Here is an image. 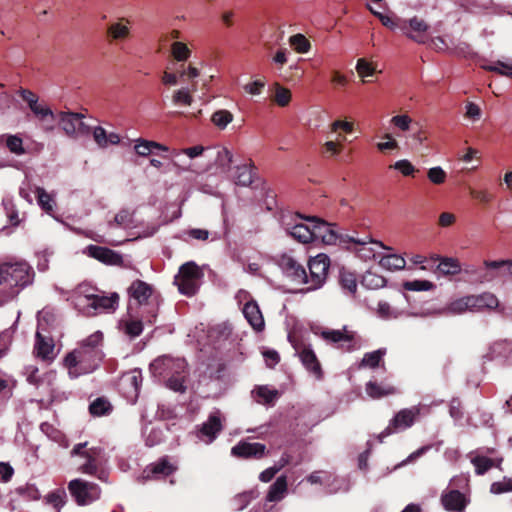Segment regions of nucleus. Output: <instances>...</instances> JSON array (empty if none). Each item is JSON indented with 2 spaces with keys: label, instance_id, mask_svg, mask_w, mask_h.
<instances>
[{
  "label": "nucleus",
  "instance_id": "obj_34",
  "mask_svg": "<svg viewBox=\"0 0 512 512\" xmlns=\"http://www.w3.org/2000/svg\"><path fill=\"white\" fill-rule=\"evenodd\" d=\"M445 311L448 314L453 315L463 314L467 311H474V308L472 306L471 295L463 296L461 298L451 301L445 308Z\"/></svg>",
  "mask_w": 512,
  "mask_h": 512
},
{
  "label": "nucleus",
  "instance_id": "obj_57",
  "mask_svg": "<svg viewBox=\"0 0 512 512\" xmlns=\"http://www.w3.org/2000/svg\"><path fill=\"white\" fill-rule=\"evenodd\" d=\"M385 354V350L378 349L373 352L366 353L361 361V367L375 368L379 365L382 357Z\"/></svg>",
  "mask_w": 512,
  "mask_h": 512
},
{
  "label": "nucleus",
  "instance_id": "obj_17",
  "mask_svg": "<svg viewBox=\"0 0 512 512\" xmlns=\"http://www.w3.org/2000/svg\"><path fill=\"white\" fill-rule=\"evenodd\" d=\"M207 157L212 161L209 169H215L217 174H226L232 163V153L226 147L208 148Z\"/></svg>",
  "mask_w": 512,
  "mask_h": 512
},
{
  "label": "nucleus",
  "instance_id": "obj_54",
  "mask_svg": "<svg viewBox=\"0 0 512 512\" xmlns=\"http://www.w3.org/2000/svg\"><path fill=\"white\" fill-rule=\"evenodd\" d=\"M4 137L5 145L11 153L18 156L23 155L25 153L23 141L18 135H6Z\"/></svg>",
  "mask_w": 512,
  "mask_h": 512
},
{
  "label": "nucleus",
  "instance_id": "obj_5",
  "mask_svg": "<svg viewBox=\"0 0 512 512\" xmlns=\"http://www.w3.org/2000/svg\"><path fill=\"white\" fill-rule=\"evenodd\" d=\"M18 93L37 119L40 130L45 134L53 133L58 123V112L55 113L47 104L40 102L31 90L21 88Z\"/></svg>",
  "mask_w": 512,
  "mask_h": 512
},
{
  "label": "nucleus",
  "instance_id": "obj_56",
  "mask_svg": "<svg viewBox=\"0 0 512 512\" xmlns=\"http://www.w3.org/2000/svg\"><path fill=\"white\" fill-rule=\"evenodd\" d=\"M134 151L141 157H147L154 151V141L138 138L134 141Z\"/></svg>",
  "mask_w": 512,
  "mask_h": 512
},
{
  "label": "nucleus",
  "instance_id": "obj_48",
  "mask_svg": "<svg viewBox=\"0 0 512 512\" xmlns=\"http://www.w3.org/2000/svg\"><path fill=\"white\" fill-rule=\"evenodd\" d=\"M358 76L362 79L364 83L369 82L367 79L368 77H371L376 72V68L372 65V63L368 62L364 58H360L357 60L356 67H355Z\"/></svg>",
  "mask_w": 512,
  "mask_h": 512
},
{
  "label": "nucleus",
  "instance_id": "obj_13",
  "mask_svg": "<svg viewBox=\"0 0 512 512\" xmlns=\"http://www.w3.org/2000/svg\"><path fill=\"white\" fill-rule=\"evenodd\" d=\"M320 336L329 344L335 345L337 348L345 351H352L361 346V339L355 332L348 330L346 327L339 330L324 329Z\"/></svg>",
  "mask_w": 512,
  "mask_h": 512
},
{
  "label": "nucleus",
  "instance_id": "obj_62",
  "mask_svg": "<svg viewBox=\"0 0 512 512\" xmlns=\"http://www.w3.org/2000/svg\"><path fill=\"white\" fill-rule=\"evenodd\" d=\"M290 100H291L290 90L279 85V84H275L274 101L277 103V105H279L281 107H285L289 104Z\"/></svg>",
  "mask_w": 512,
  "mask_h": 512
},
{
  "label": "nucleus",
  "instance_id": "obj_8",
  "mask_svg": "<svg viewBox=\"0 0 512 512\" xmlns=\"http://www.w3.org/2000/svg\"><path fill=\"white\" fill-rule=\"evenodd\" d=\"M203 277L201 268L195 262H187L179 268L174 278V284L181 294L193 296L200 287Z\"/></svg>",
  "mask_w": 512,
  "mask_h": 512
},
{
  "label": "nucleus",
  "instance_id": "obj_1",
  "mask_svg": "<svg viewBox=\"0 0 512 512\" xmlns=\"http://www.w3.org/2000/svg\"><path fill=\"white\" fill-rule=\"evenodd\" d=\"M103 358V334L96 331L81 340L78 346L65 356L64 366L69 377L75 379L94 372Z\"/></svg>",
  "mask_w": 512,
  "mask_h": 512
},
{
  "label": "nucleus",
  "instance_id": "obj_30",
  "mask_svg": "<svg viewBox=\"0 0 512 512\" xmlns=\"http://www.w3.org/2000/svg\"><path fill=\"white\" fill-rule=\"evenodd\" d=\"M252 397L259 404L273 405L279 397V392L276 389L262 385L252 391Z\"/></svg>",
  "mask_w": 512,
  "mask_h": 512
},
{
  "label": "nucleus",
  "instance_id": "obj_58",
  "mask_svg": "<svg viewBox=\"0 0 512 512\" xmlns=\"http://www.w3.org/2000/svg\"><path fill=\"white\" fill-rule=\"evenodd\" d=\"M289 43L298 53H307L311 47L310 42L303 34L291 36Z\"/></svg>",
  "mask_w": 512,
  "mask_h": 512
},
{
  "label": "nucleus",
  "instance_id": "obj_47",
  "mask_svg": "<svg viewBox=\"0 0 512 512\" xmlns=\"http://www.w3.org/2000/svg\"><path fill=\"white\" fill-rule=\"evenodd\" d=\"M346 141V137L341 134L338 135L336 140H328L323 144L324 154L327 157H337L341 152L343 145L342 143Z\"/></svg>",
  "mask_w": 512,
  "mask_h": 512
},
{
  "label": "nucleus",
  "instance_id": "obj_10",
  "mask_svg": "<svg viewBox=\"0 0 512 512\" xmlns=\"http://www.w3.org/2000/svg\"><path fill=\"white\" fill-rule=\"evenodd\" d=\"M68 490L79 506L90 505L101 495V489L97 484L82 479L71 480Z\"/></svg>",
  "mask_w": 512,
  "mask_h": 512
},
{
  "label": "nucleus",
  "instance_id": "obj_45",
  "mask_svg": "<svg viewBox=\"0 0 512 512\" xmlns=\"http://www.w3.org/2000/svg\"><path fill=\"white\" fill-rule=\"evenodd\" d=\"M481 67L487 71L498 73L502 76L512 78V64L504 61H495L482 64Z\"/></svg>",
  "mask_w": 512,
  "mask_h": 512
},
{
  "label": "nucleus",
  "instance_id": "obj_25",
  "mask_svg": "<svg viewBox=\"0 0 512 512\" xmlns=\"http://www.w3.org/2000/svg\"><path fill=\"white\" fill-rule=\"evenodd\" d=\"M441 502L443 507L449 512H463L468 501L461 492L449 490L442 493Z\"/></svg>",
  "mask_w": 512,
  "mask_h": 512
},
{
  "label": "nucleus",
  "instance_id": "obj_39",
  "mask_svg": "<svg viewBox=\"0 0 512 512\" xmlns=\"http://www.w3.org/2000/svg\"><path fill=\"white\" fill-rule=\"evenodd\" d=\"M437 270L441 275L453 276L461 271V266L457 259L446 257L440 259Z\"/></svg>",
  "mask_w": 512,
  "mask_h": 512
},
{
  "label": "nucleus",
  "instance_id": "obj_44",
  "mask_svg": "<svg viewBox=\"0 0 512 512\" xmlns=\"http://www.w3.org/2000/svg\"><path fill=\"white\" fill-rule=\"evenodd\" d=\"M366 393L371 398L377 399L396 393V389L390 385L381 386L370 381L366 384Z\"/></svg>",
  "mask_w": 512,
  "mask_h": 512
},
{
  "label": "nucleus",
  "instance_id": "obj_43",
  "mask_svg": "<svg viewBox=\"0 0 512 512\" xmlns=\"http://www.w3.org/2000/svg\"><path fill=\"white\" fill-rule=\"evenodd\" d=\"M36 196L39 206L51 215L56 205L54 197L41 187L36 188Z\"/></svg>",
  "mask_w": 512,
  "mask_h": 512
},
{
  "label": "nucleus",
  "instance_id": "obj_26",
  "mask_svg": "<svg viewBox=\"0 0 512 512\" xmlns=\"http://www.w3.org/2000/svg\"><path fill=\"white\" fill-rule=\"evenodd\" d=\"M54 343L50 337H44L38 330L34 350L37 357L45 361H52L55 358Z\"/></svg>",
  "mask_w": 512,
  "mask_h": 512
},
{
  "label": "nucleus",
  "instance_id": "obj_12",
  "mask_svg": "<svg viewBox=\"0 0 512 512\" xmlns=\"http://www.w3.org/2000/svg\"><path fill=\"white\" fill-rule=\"evenodd\" d=\"M84 115L72 111L58 112V125L70 138L76 139L89 134L90 128L83 122Z\"/></svg>",
  "mask_w": 512,
  "mask_h": 512
},
{
  "label": "nucleus",
  "instance_id": "obj_2",
  "mask_svg": "<svg viewBox=\"0 0 512 512\" xmlns=\"http://www.w3.org/2000/svg\"><path fill=\"white\" fill-rule=\"evenodd\" d=\"M70 300L79 313L91 317L114 312L118 306L119 297L116 293L106 296L96 287L82 283L73 290Z\"/></svg>",
  "mask_w": 512,
  "mask_h": 512
},
{
  "label": "nucleus",
  "instance_id": "obj_7",
  "mask_svg": "<svg viewBox=\"0 0 512 512\" xmlns=\"http://www.w3.org/2000/svg\"><path fill=\"white\" fill-rule=\"evenodd\" d=\"M281 224L284 230L300 243L315 241L314 217H302L300 214H285L281 217Z\"/></svg>",
  "mask_w": 512,
  "mask_h": 512
},
{
  "label": "nucleus",
  "instance_id": "obj_38",
  "mask_svg": "<svg viewBox=\"0 0 512 512\" xmlns=\"http://www.w3.org/2000/svg\"><path fill=\"white\" fill-rule=\"evenodd\" d=\"M485 267L488 272L480 279L481 282H489L494 279L496 275L492 274L490 271H498L502 268H506L508 272L512 274V261H486Z\"/></svg>",
  "mask_w": 512,
  "mask_h": 512
},
{
  "label": "nucleus",
  "instance_id": "obj_40",
  "mask_svg": "<svg viewBox=\"0 0 512 512\" xmlns=\"http://www.w3.org/2000/svg\"><path fill=\"white\" fill-rule=\"evenodd\" d=\"M196 90L195 84L189 87H182L174 91L172 101L175 105L190 106L193 102L192 92Z\"/></svg>",
  "mask_w": 512,
  "mask_h": 512
},
{
  "label": "nucleus",
  "instance_id": "obj_28",
  "mask_svg": "<svg viewBox=\"0 0 512 512\" xmlns=\"http://www.w3.org/2000/svg\"><path fill=\"white\" fill-rule=\"evenodd\" d=\"M109 228L119 227L123 229H134L137 227L134 212L129 209H121L115 214L113 220L108 222Z\"/></svg>",
  "mask_w": 512,
  "mask_h": 512
},
{
  "label": "nucleus",
  "instance_id": "obj_61",
  "mask_svg": "<svg viewBox=\"0 0 512 512\" xmlns=\"http://www.w3.org/2000/svg\"><path fill=\"white\" fill-rule=\"evenodd\" d=\"M403 287L408 291H429L434 288V284L428 280H413L404 282Z\"/></svg>",
  "mask_w": 512,
  "mask_h": 512
},
{
  "label": "nucleus",
  "instance_id": "obj_24",
  "mask_svg": "<svg viewBox=\"0 0 512 512\" xmlns=\"http://www.w3.org/2000/svg\"><path fill=\"white\" fill-rule=\"evenodd\" d=\"M242 312L247 322L255 331L260 332L264 329V318L255 300L251 299L245 302Z\"/></svg>",
  "mask_w": 512,
  "mask_h": 512
},
{
  "label": "nucleus",
  "instance_id": "obj_20",
  "mask_svg": "<svg viewBox=\"0 0 512 512\" xmlns=\"http://www.w3.org/2000/svg\"><path fill=\"white\" fill-rule=\"evenodd\" d=\"M142 384L141 370L134 369L123 374L120 381V387L125 397L130 401H135L139 395Z\"/></svg>",
  "mask_w": 512,
  "mask_h": 512
},
{
  "label": "nucleus",
  "instance_id": "obj_49",
  "mask_svg": "<svg viewBox=\"0 0 512 512\" xmlns=\"http://www.w3.org/2000/svg\"><path fill=\"white\" fill-rule=\"evenodd\" d=\"M111 408L112 407L109 401L106 400L105 398L100 397L90 404L89 411L93 416L100 417L109 414Z\"/></svg>",
  "mask_w": 512,
  "mask_h": 512
},
{
  "label": "nucleus",
  "instance_id": "obj_29",
  "mask_svg": "<svg viewBox=\"0 0 512 512\" xmlns=\"http://www.w3.org/2000/svg\"><path fill=\"white\" fill-rule=\"evenodd\" d=\"M471 300L474 311H481L484 309L492 310L499 306L498 298L490 292L471 295Z\"/></svg>",
  "mask_w": 512,
  "mask_h": 512
},
{
  "label": "nucleus",
  "instance_id": "obj_22",
  "mask_svg": "<svg viewBox=\"0 0 512 512\" xmlns=\"http://www.w3.org/2000/svg\"><path fill=\"white\" fill-rule=\"evenodd\" d=\"M84 253L106 265H121L123 263L122 255L107 247L89 245L85 248Z\"/></svg>",
  "mask_w": 512,
  "mask_h": 512
},
{
  "label": "nucleus",
  "instance_id": "obj_11",
  "mask_svg": "<svg viewBox=\"0 0 512 512\" xmlns=\"http://www.w3.org/2000/svg\"><path fill=\"white\" fill-rule=\"evenodd\" d=\"M309 275L307 274L306 291H313L321 288L326 281L330 267V259L326 254H318L311 258L308 263Z\"/></svg>",
  "mask_w": 512,
  "mask_h": 512
},
{
  "label": "nucleus",
  "instance_id": "obj_42",
  "mask_svg": "<svg viewBox=\"0 0 512 512\" xmlns=\"http://www.w3.org/2000/svg\"><path fill=\"white\" fill-rule=\"evenodd\" d=\"M288 462L289 455L286 451H284L281 453L279 460L274 466L269 467L260 473L259 479L262 482H269L279 470H281L286 464H288Z\"/></svg>",
  "mask_w": 512,
  "mask_h": 512
},
{
  "label": "nucleus",
  "instance_id": "obj_63",
  "mask_svg": "<svg viewBox=\"0 0 512 512\" xmlns=\"http://www.w3.org/2000/svg\"><path fill=\"white\" fill-rule=\"evenodd\" d=\"M412 122V118L407 114L395 115L390 119V123L402 132L408 131Z\"/></svg>",
  "mask_w": 512,
  "mask_h": 512
},
{
  "label": "nucleus",
  "instance_id": "obj_41",
  "mask_svg": "<svg viewBox=\"0 0 512 512\" xmlns=\"http://www.w3.org/2000/svg\"><path fill=\"white\" fill-rule=\"evenodd\" d=\"M471 462L475 466L476 473L481 475L490 468L498 466L501 462V459H496L489 456H475L471 458Z\"/></svg>",
  "mask_w": 512,
  "mask_h": 512
},
{
  "label": "nucleus",
  "instance_id": "obj_9",
  "mask_svg": "<svg viewBox=\"0 0 512 512\" xmlns=\"http://www.w3.org/2000/svg\"><path fill=\"white\" fill-rule=\"evenodd\" d=\"M419 413L420 409L418 407H411L400 410L391 419L389 425L381 434L368 441V445L371 447L373 445L381 444L383 443V437L390 435L393 432H400L410 428L417 420Z\"/></svg>",
  "mask_w": 512,
  "mask_h": 512
},
{
  "label": "nucleus",
  "instance_id": "obj_3",
  "mask_svg": "<svg viewBox=\"0 0 512 512\" xmlns=\"http://www.w3.org/2000/svg\"><path fill=\"white\" fill-rule=\"evenodd\" d=\"M34 271L26 261L0 264V305L10 302L33 281Z\"/></svg>",
  "mask_w": 512,
  "mask_h": 512
},
{
  "label": "nucleus",
  "instance_id": "obj_33",
  "mask_svg": "<svg viewBox=\"0 0 512 512\" xmlns=\"http://www.w3.org/2000/svg\"><path fill=\"white\" fill-rule=\"evenodd\" d=\"M287 479L285 476H280L276 479V481L270 486L269 491L266 496V500L268 502H279L281 501L286 493H287Z\"/></svg>",
  "mask_w": 512,
  "mask_h": 512
},
{
  "label": "nucleus",
  "instance_id": "obj_21",
  "mask_svg": "<svg viewBox=\"0 0 512 512\" xmlns=\"http://www.w3.org/2000/svg\"><path fill=\"white\" fill-rule=\"evenodd\" d=\"M162 158L168 161L169 170H173L177 174L184 172L198 173V170L195 169L182 149H172L170 154L162 155Z\"/></svg>",
  "mask_w": 512,
  "mask_h": 512
},
{
  "label": "nucleus",
  "instance_id": "obj_18",
  "mask_svg": "<svg viewBox=\"0 0 512 512\" xmlns=\"http://www.w3.org/2000/svg\"><path fill=\"white\" fill-rule=\"evenodd\" d=\"M280 266L285 275L295 284L307 285V272L302 264L291 256L284 255Z\"/></svg>",
  "mask_w": 512,
  "mask_h": 512
},
{
  "label": "nucleus",
  "instance_id": "obj_35",
  "mask_svg": "<svg viewBox=\"0 0 512 512\" xmlns=\"http://www.w3.org/2000/svg\"><path fill=\"white\" fill-rule=\"evenodd\" d=\"M409 26L414 33H408L406 30L404 33L414 41L424 43L426 39L425 32L428 29L427 24L423 20L414 17L409 20Z\"/></svg>",
  "mask_w": 512,
  "mask_h": 512
},
{
  "label": "nucleus",
  "instance_id": "obj_4",
  "mask_svg": "<svg viewBox=\"0 0 512 512\" xmlns=\"http://www.w3.org/2000/svg\"><path fill=\"white\" fill-rule=\"evenodd\" d=\"M150 372L170 390L181 393L186 390L188 371L185 359L160 356L150 364Z\"/></svg>",
  "mask_w": 512,
  "mask_h": 512
},
{
  "label": "nucleus",
  "instance_id": "obj_52",
  "mask_svg": "<svg viewBox=\"0 0 512 512\" xmlns=\"http://www.w3.org/2000/svg\"><path fill=\"white\" fill-rule=\"evenodd\" d=\"M171 54L175 60H177L178 62H183L190 57L191 50L185 43L175 41L171 45Z\"/></svg>",
  "mask_w": 512,
  "mask_h": 512
},
{
  "label": "nucleus",
  "instance_id": "obj_27",
  "mask_svg": "<svg viewBox=\"0 0 512 512\" xmlns=\"http://www.w3.org/2000/svg\"><path fill=\"white\" fill-rule=\"evenodd\" d=\"M177 469V466L169 461L167 458H163L156 463H153L146 467L143 472V477L149 479L151 477L168 476Z\"/></svg>",
  "mask_w": 512,
  "mask_h": 512
},
{
  "label": "nucleus",
  "instance_id": "obj_59",
  "mask_svg": "<svg viewBox=\"0 0 512 512\" xmlns=\"http://www.w3.org/2000/svg\"><path fill=\"white\" fill-rule=\"evenodd\" d=\"M377 313L379 317L385 320L395 319L401 315L398 310L392 308L390 304L385 301H380L378 303Z\"/></svg>",
  "mask_w": 512,
  "mask_h": 512
},
{
  "label": "nucleus",
  "instance_id": "obj_23",
  "mask_svg": "<svg viewBox=\"0 0 512 512\" xmlns=\"http://www.w3.org/2000/svg\"><path fill=\"white\" fill-rule=\"evenodd\" d=\"M489 361H497L502 364L512 363V342L498 341L489 347V351L484 356Z\"/></svg>",
  "mask_w": 512,
  "mask_h": 512
},
{
  "label": "nucleus",
  "instance_id": "obj_16",
  "mask_svg": "<svg viewBox=\"0 0 512 512\" xmlns=\"http://www.w3.org/2000/svg\"><path fill=\"white\" fill-rule=\"evenodd\" d=\"M72 457L78 470L84 474H95L104 463L98 450H73Z\"/></svg>",
  "mask_w": 512,
  "mask_h": 512
},
{
  "label": "nucleus",
  "instance_id": "obj_51",
  "mask_svg": "<svg viewBox=\"0 0 512 512\" xmlns=\"http://www.w3.org/2000/svg\"><path fill=\"white\" fill-rule=\"evenodd\" d=\"M233 120V114L228 110H217L212 114L211 121L219 129H225Z\"/></svg>",
  "mask_w": 512,
  "mask_h": 512
},
{
  "label": "nucleus",
  "instance_id": "obj_6",
  "mask_svg": "<svg viewBox=\"0 0 512 512\" xmlns=\"http://www.w3.org/2000/svg\"><path fill=\"white\" fill-rule=\"evenodd\" d=\"M288 340L298 355L302 365L305 369L316 379L322 380L323 371L321 364L312 349L310 343H308L303 337H300L297 333L292 332L288 335Z\"/></svg>",
  "mask_w": 512,
  "mask_h": 512
},
{
  "label": "nucleus",
  "instance_id": "obj_31",
  "mask_svg": "<svg viewBox=\"0 0 512 512\" xmlns=\"http://www.w3.org/2000/svg\"><path fill=\"white\" fill-rule=\"evenodd\" d=\"M92 133L94 141L100 148H107L109 145H117L120 143L119 134L115 132L107 133L101 126H96Z\"/></svg>",
  "mask_w": 512,
  "mask_h": 512
},
{
  "label": "nucleus",
  "instance_id": "obj_60",
  "mask_svg": "<svg viewBox=\"0 0 512 512\" xmlns=\"http://www.w3.org/2000/svg\"><path fill=\"white\" fill-rule=\"evenodd\" d=\"M391 168L399 171L404 176L413 177L418 169L407 159H401L396 161Z\"/></svg>",
  "mask_w": 512,
  "mask_h": 512
},
{
  "label": "nucleus",
  "instance_id": "obj_64",
  "mask_svg": "<svg viewBox=\"0 0 512 512\" xmlns=\"http://www.w3.org/2000/svg\"><path fill=\"white\" fill-rule=\"evenodd\" d=\"M490 491L493 494L512 492V478H503L501 481L492 483Z\"/></svg>",
  "mask_w": 512,
  "mask_h": 512
},
{
  "label": "nucleus",
  "instance_id": "obj_14",
  "mask_svg": "<svg viewBox=\"0 0 512 512\" xmlns=\"http://www.w3.org/2000/svg\"><path fill=\"white\" fill-rule=\"evenodd\" d=\"M315 234V241L321 240L323 243L328 245H348L349 240L352 236L348 234L339 233L336 226L322 221L319 218L314 217V228H311Z\"/></svg>",
  "mask_w": 512,
  "mask_h": 512
},
{
  "label": "nucleus",
  "instance_id": "obj_46",
  "mask_svg": "<svg viewBox=\"0 0 512 512\" xmlns=\"http://www.w3.org/2000/svg\"><path fill=\"white\" fill-rule=\"evenodd\" d=\"M339 281L342 289L348 294H355L357 290V279L354 273L342 270L340 272Z\"/></svg>",
  "mask_w": 512,
  "mask_h": 512
},
{
  "label": "nucleus",
  "instance_id": "obj_19",
  "mask_svg": "<svg viewBox=\"0 0 512 512\" xmlns=\"http://www.w3.org/2000/svg\"><path fill=\"white\" fill-rule=\"evenodd\" d=\"M222 429V420L220 411L212 412L207 421H205L197 432V437L204 444H210L217 437Z\"/></svg>",
  "mask_w": 512,
  "mask_h": 512
},
{
  "label": "nucleus",
  "instance_id": "obj_37",
  "mask_svg": "<svg viewBox=\"0 0 512 512\" xmlns=\"http://www.w3.org/2000/svg\"><path fill=\"white\" fill-rule=\"evenodd\" d=\"M379 265L389 271H398L405 268L406 260L398 254H389L380 259Z\"/></svg>",
  "mask_w": 512,
  "mask_h": 512
},
{
  "label": "nucleus",
  "instance_id": "obj_36",
  "mask_svg": "<svg viewBox=\"0 0 512 512\" xmlns=\"http://www.w3.org/2000/svg\"><path fill=\"white\" fill-rule=\"evenodd\" d=\"M107 33L111 37L112 40H124L130 34V26L129 21L124 20L111 23L107 28Z\"/></svg>",
  "mask_w": 512,
  "mask_h": 512
},
{
  "label": "nucleus",
  "instance_id": "obj_32",
  "mask_svg": "<svg viewBox=\"0 0 512 512\" xmlns=\"http://www.w3.org/2000/svg\"><path fill=\"white\" fill-rule=\"evenodd\" d=\"M131 298L137 301L138 304L142 305L146 302L152 294V287L143 281H135L129 288Z\"/></svg>",
  "mask_w": 512,
  "mask_h": 512
},
{
  "label": "nucleus",
  "instance_id": "obj_15",
  "mask_svg": "<svg viewBox=\"0 0 512 512\" xmlns=\"http://www.w3.org/2000/svg\"><path fill=\"white\" fill-rule=\"evenodd\" d=\"M348 249L352 250L362 260H372L376 257L375 247L391 250L390 247L385 246L381 241L375 240L370 236L364 238H355L349 240Z\"/></svg>",
  "mask_w": 512,
  "mask_h": 512
},
{
  "label": "nucleus",
  "instance_id": "obj_55",
  "mask_svg": "<svg viewBox=\"0 0 512 512\" xmlns=\"http://www.w3.org/2000/svg\"><path fill=\"white\" fill-rule=\"evenodd\" d=\"M47 502L52 505L57 512L65 505L67 495L64 489H57L47 495Z\"/></svg>",
  "mask_w": 512,
  "mask_h": 512
},
{
  "label": "nucleus",
  "instance_id": "obj_53",
  "mask_svg": "<svg viewBox=\"0 0 512 512\" xmlns=\"http://www.w3.org/2000/svg\"><path fill=\"white\" fill-rule=\"evenodd\" d=\"M362 284L369 289L382 288L386 284L384 277L372 272H366L362 278Z\"/></svg>",
  "mask_w": 512,
  "mask_h": 512
},
{
  "label": "nucleus",
  "instance_id": "obj_50",
  "mask_svg": "<svg viewBox=\"0 0 512 512\" xmlns=\"http://www.w3.org/2000/svg\"><path fill=\"white\" fill-rule=\"evenodd\" d=\"M253 181L252 170L247 165L236 167L235 183L241 186H249Z\"/></svg>",
  "mask_w": 512,
  "mask_h": 512
}]
</instances>
